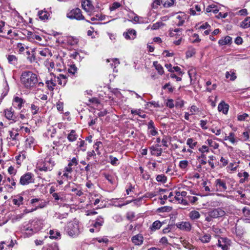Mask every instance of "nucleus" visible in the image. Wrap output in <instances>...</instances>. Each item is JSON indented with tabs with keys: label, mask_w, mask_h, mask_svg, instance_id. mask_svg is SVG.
Here are the masks:
<instances>
[{
	"label": "nucleus",
	"mask_w": 250,
	"mask_h": 250,
	"mask_svg": "<svg viewBox=\"0 0 250 250\" xmlns=\"http://www.w3.org/2000/svg\"><path fill=\"white\" fill-rule=\"evenodd\" d=\"M21 82L24 88L27 90L37 91L43 90L44 83L39 81L37 74L31 71H23L21 74Z\"/></svg>",
	"instance_id": "obj_1"
},
{
	"label": "nucleus",
	"mask_w": 250,
	"mask_h": 250,
	"mask_svg": "<svg viewBox=\"0 0 250 250\" xmlns=\"http://www.w3.org/2000/svg\"><path fill=\"white\" fill-rule=\"evenodd\" d=\"M230 179L227 177H223L215 179L213 187L215 192H223L227 191L229 188Z\"/></svg>",
	"instance_id": "obj_2"
},
{
	"label": "nucleus",
	"mask_w": 250,
	"mask_h": 250,
	"mask_svg": "<svg viewBox=\"0 0 250 250\" xmlns=\"http://www.w3.org/2000/svg\"><path fill=\"white\" fill-rule=\"evenodd\" d=\"M65 230L68 235L72 237L78 236L81 231L79 222L76 220L69 222Z\"/></svg>",
	"instance_id": "obj_3"
},
{
	"label": "nucleus",
	"mask_w": 250,
	"mask_h": 250,
	"mask_svg": "<svg viewBox=\"0 0 250 250\" xmlns=\"http://www.w3.org/2000/svg\"><path fill=\"white\" fill-rule=\"evenodd\" d=\"M54 165V161L51 158L46 157L44 160L41 159L39 161L37 165V168L40 171H51Z\"/></svg>",
	"instance_id": "obj_4"
},
{
	"label": "nucleus",
	"mask_w": 250,
	"mask_h": 250,
	"mask_svg": "<svg viewBox=\"0 0 250 250\" xmlns=\"http://www.w3.org/2000/svg\"><path fill=\"white\" fill-rule=\"evenodd\" d=\"M8 134L9 136L7 139L9 145L14 146L19 144V133L17 129L12 128L11 130L8 131Z\"/></svg>",
	"instance_id": "obj_5"
},
{
	"label": "nucleus",
	"mask_w": 250,
	"mask_h": 250,
	"mask_svg": "<svg viewBox=\"0 0 250 250\" xmlns=\"http://www.w3.org/2000/svg\"><path fill=\"white\" fill-rule=\"evenodd\" d=\"M66 16L71 20L75 19L78 21L84 20V17L82 15L81 9L78 8H76L71 10L67 14Z\"/></svg>",
	"instance_id": "obj_6"
},
{
	"label": "nucleus",
	"mask_w": 250,
	"mask_h": 250,
	"mask_svg": "<svg viewBox=\"0 0 250 250\" xmlns=\"http://www.w3.org/2000/svg\"><path fill=\"white\" fill-rule=\"evenodd\" d=\"M22 230L25 231L26 237L31 236L33 234L37 232L32 220L30 221L28 223L23 225Z\"/></svg>",
	"instance_id": "obj_7"
},
{
	"label": "nucleus",
	"mask_w": 250,
	"mask_h": 250,
	"mask_svg": "<svg viewBox=\"0 0 250 250\" xmlns=\"http://www.w3.org/2000/svg\"><path fill=\"white\" fill-rule=\"evenodd\" d=\"M34 175L31 172H27L22 175L20 179V184L22 186L27 185L34 183Z\"/></svg>",
	"instance_id": "obj_8"
},
{
	"label": "nucleus",
	"mask_w": 250,
	"mask_h": 250,
	"mask_svg": "<svg viewBox=\"0 0 250 250\" xmlns=\"http://www.w3.org/2000/svg\"><path fill=\"white\" fill-rule=\"evenodd\" d=\"M231 241L227 237H219L218 238L217 246L222 250H229L231 245Z\"/></svg>",
	"instance_id": "obj_9"
},
{
	"label": "nucleus",
	"mask_w": 250,
	"mask_h": 250,
	"mask_svg": "<svg viewBox=\"0 0 250 250\" xmlns=\"http://www.w3.org/2000/svg\"><path fill=\"white\" fill-rule=\"evenodd\" d=\"M209 211L210 213V216L213 218L222 217L226 214L225 211L220 208H213Z\"/></svg>",
	"instance_id": "obj_10"
},
{
	"label": "nucleus",
	"mask_w": 250,
	"mask_h": 250,
	"mask_svg": "<svg viewBox=\"0 0 250 250\" xmlns=\"http://www.w3.org/2000/svg\"><path fill=\"white\" fill-rule=\"evenodd\" d=\"M82 6L83 9L87 13H91L94 9V7L90 0H83L82 1Z\"/></svg>",
	"instance_id": "obj_11"
},
{
	"label": "nucleus",
	"mask_w": 250,
	"mask_h": 250,
	"mask_svg": "<svg viewBox=\"0 0 250 250\" xmlns=\"http://www.w3.org/2000/svg\"><path fill=\"white\" fill-rule=\"evenodd\" d=\"M176 226L180 229L184 231H189L191 229V225L189 222H178Z\"/></svg>",
	"instance_id": "obj_12"
},
{
	"label": "nucleus",
	"mask_w": 250,
	"mask_h": 250,
	"mask_svg": "<svg viewBox=\"0 0 250 250\" xmlns=\"http://www.w3.org/2000/svg\"><path fill=\"white\" fill-rule=\"evenodd\" d=\"M161 146L159 144L153 145L149 147L151 154L152 155L160 156L162 153V149L160 147Z\"/></svg>",
	"instance_id": "obj_13"
},
{
	"label": "nucleus",
	"mask_w": 250,
	"mask_h": 250,
	"mask_svg": "<svg viewBox=\"0 0 250 250\" xmlns=\"http://www.w3.org/2000/svg\"><path fill=\"white\" fill-rule=\"evenodd\" d=\"M5 116L9 120H11L13 122H16L17 121V117L14 114V111L12 108L6 109L4 110Z\"/></svg>",
	"instance_id": "obj_14"
},
{
	"label": "nucleus",
	"mask_w": 250,
	"mask_h": 250,
	"mask_svg": "<svg viewBox=\"0 0 250 250\" xmlns=\"http://www.w3.org/2000/svg\"><path fill=\"white\" fill-rule=\"evenodd\" d=\"M67 78L66 75L61 74L57 77H54V81L56 83H58L61 85L64 86L67 82Z\"/></svg>",
	"instance_id": "obj_15"
},
{
	"label": "nucleus",
	"mask_w": 250,
	"mask_h": 250,
	"mask_svg": "<svg viewBox=\"0 0 250 250\" xmlns=\"http://www.w3.org/2000/svg\"><path fill=\"white\" fill-rule=\"evenodd\" d=\"M24 103V101L21 98H20L17 96L14 97L13 100V106L19 109L21 108Z\"/></svg>",
	"instance_id": "obj_16"
},
{
	"label": "nucleus",
	"mask_w": 250,
	"mask_h": 250,
	"mask_svg": "<svg viewBox=\"0 0 250 250\" xmlns=\"http://www.w3.org/2000/svg\"><path fill=\"white\" fill-rule=\"evenodd\" d=\"M198 239L203 243H208L211 240V236L210 234L203 233L199 234Z\"/></svg>",
	"instance_id": "obj_17"
},
{
	"label": "nucleus",
	"mask_w": 250,
	"mask_h": 250,
	"mask_svg": "<svg viewBox=\"0 0 250 250\" xmlns=\"http://www.w3.org/2000/svg\"><path fill=\"white\" fill-rule=\"evenodd\" d=\"M131 240L135 245L140 246L143 244L144 238L141 234H138L133 236L131 238Z\"/></svg>",
	"instance_id": "obj_18"
},
{
	"label": "nucleus",
	"mask_w": 250,
	"mask_h": 250,
	"mask_svg": "<svg viewBox=\"0 0 250 250\" xmlns=\"http://www.w3.org/2000/svg\"><path fill=\"white\" fill-rule=\"evenodd\" d=\"M124 37L127 40H133L136 38V32L135 30L130 29L123 34Z\"/></svg>",
	"instance_id": "obj_19"
},
{
	"label": "nucleus",
	"mask_w": 250,
	"mask_h": 250,
	"mask_svg": "<svg viewBox=\"0 0 250 250\" xmlns=\"http://www.w3.org/2000/svg\"><path fill=\"white\" fill-rule=\"evenodd\" d=\"M32 222L36 227L37 232L42 228L44 225V220L42 219L35 218L32 220Z\"/></svg>",
	"instance_id": "obj_20"
},
{
	"label": "nucleus",
	"mask_w": 250,
	"mask_h": 250,
	"mask_svg": "<svg viewBox=\"0 0 250 250\" xmlns=\"http://www.w3.org/2000/svg\"><path fill=\"white\" fill-rule=\"evenodd\" d=\"M104 223V218L102 216H98L96 219L95 223L93 225V227L96 229V232H98L101 227Z\"/></svg>",
	"instance_id": "obj_21"
},
{
	"label": "nucleus",
	"mask_w": 250,
	"mask_h": 250,
	"mask_svg": "<svg viewBox=\"0 0 250 250\" xmlns=\"http://www.w3.org/2000/svg\"><path fill=\"white\" fill-rule=\"evenodd\" d=\"M149 133L152 136H156L158 134L156 128L154 126V123L152 121H150L147 125Z\"/></svg>",
	"instance_id": "obj_22"
},
{
	"label": "nucleus",
	"mask_w": 250,
	"mask_h": 250,
	"mask_svg": "<svg viewBox=\"0 0 250 250\" xmlns=\"http://www.w3.org/2000/svg\"><path fill=\"white\" fill-rule=\"evenodd\" d=\"M238 176L240 178L239 181L240 183H244L246 182H248L250 179L249 174L246 171L238 173Z\"/></svg>",
	"instance_id": "obj_23"
},
{
	"label": "nucleus",
	"mask_w": 250,
	"mask_h": 250,
	"mask_svg": "<svg viewBox=\"0 0 250 250\" xmlns=\"http://www.w3.org/2000/svg\"><path fill=\"white\" fill-rule=\"evenodd\" d=\"M218 110L219 112H222L224 114H227L229 110V105L224 102H221L218 106Z\"/></svg>",
	"instance_id": "obj_24"
},
{
	"label": "nucleus",
	"mask_w": 250,
	"mask_h": 250,
	"mask_svg": "<svg viewBox=\"0 0 250 250\" xmlns=\"http://www.w3.org/2000/svg\"><path fill=\"white\" fill-rule=\"evenodd\" d=\"M244 219L250 223V209L246 207L242 209Z\"/></svg>",
	"instance_id": "obj_25"
},
{
	"label": "nucleus",
	"mask_w": 250,
	"mask_h": 250,
	"mask_svg": "<svg viewBox=\"0 0 250 250\" xmlns=\"http://www.w3.org/2000/svg\"><path fill=\"white\" fill-rule=\"evenodd\" d=\"M219 11V9L218 8V6L214 4L209 5L206 9V13L212 12L213 13L216 14Z\"/></svg>",
	"instance_id": "obj_26"
},
{
	"label": "nucleus",
	"mask_w": 250,
	"mask_h": 250,
	"mask_svg": "<svg viewBox=\"0 0 250 250\" xmlns=\"http://www.w3.org/2000/svg\"><path fill=\"white\" fill-rule=\"evenodd\" d=\"M78 135L76 133L75 130H71L67 135V139L70 142H73L76 140Z\"/></svg>",
	"instance_id": "obj_27"
},
{
	"label": "nucleus",
	"mask_w": 250,
	"mask_h": 250,
	"mask_svg": "<svg viewBox=\"0 0 250 250\" xmlns=\"http://www.w3.org/2000/svg\"><path fill=\"white\" fill-rule=\"evenodd\" d=\"M200 213L196 210H193L189 212L188 216L192 220H195L198 219L200 217Z\"/></svg>",
	"instance_id": "obj_28"
},
{
	"label": "nucleus",
	"mask_w": 250,
	"mask_h": 250,
	"mask_svg": "<svg viewBox=\"0 0 250 250\" xmlns=\"http://www.w3.org/2000/svg\"><path fill=\"white\" fill-rule=\"evenodd\" d=\"M6 58L8 62L13 65H16L18 63V58L14 55H7Z\"/></svg>",
	"instance_id": "obj_29"
},
{
	"label": "nucleus",
	"mask_w": 250,
	"mask_h": 250,
	"mask_svg": "<svg viewBox=\"0 0 250 250\" xmlns=\"http://www.w3.org/2000/svg\"><path fill=\"white\" fill-rule=\"evenodd\" d=\"M232 39L229 36H226L224 38L220 39L218 43L220 45H225L231 43Z\"/></svg>",
	"instance_id": "obj_30"
},
{
	"label": "nucleus",
	"mask_w": 250,
	"mask_h": 250,
	"mask_svg": "<svg viewBox=\"0 0 250 250\" xmlns=\"http://www.w3.org/2000/svg\"><path fill=\"white\" fill-rule=\"evenodd\" d=\"M45 83L48 89L50 91H53L54 89V87L56 85V83L54 81V78L51 79L50 80L46 81Z\"/></svg>",
	"instance_id": "obj_31"
},
{
	"label": "nucleus",
	"mask_w": 250,
	"mask_h": 250,
	"mask_svg": "<svg viewBox=\"0 0 250 250\" xmlns=\"http://www.w3.org/2000/svg\"><path fill=\"white\" fill-rule=\"evenodd\" d=\"M36 144L35 140L32 137H29L25 141L26 146L30 148L34 146Z\"/></svg>",
	"instance_id": "obj_32"
},
{
	"label": "nucleus",
	"mask_w": 250,
	"mask_h": 250,
	"mask_svg": "<svg viewBox=\"0 0 250 250\" xmlns=\"http://www.w3.org/2000/svg\"><path fill=\"white\" fill-rule=\"evenodd\" d=\"M187 145L191 149H194L197 145V142L193 138H188L187 141Z\"/></svg>",
	"instance_id": "obj_33"
},
{
	"label": "nucleus",
	"mask_w": 250,
	"mask_h": 250,
	"mask_svg": "<svg viewBox=\"0 0 250 250\" xmlns=\"http://www.w3.org/2000/svg\"><path fill=\"white\" fill-rule=\"evenodd\" d=\"M162 226V223L160 221L157 220L153 223L150 229L152 231H155L160 229Z\"/></svg>",
	"instance_id": "obj_34"
},
{
	"label": "nucleus",
	"mask_w": 250,
	"mask_h": 250,
	"mask_svg": "<svg viewBox=\"0 0 250 250\" xmlns=\"http://www.w3.org/2000/svg\"><path fill=\"white\" fill-rule=\"evenodd\" d=\"M240 27L243 28H248L250 27V17H247L241 22Z\"/></svg>",
	"instance_id": "obj_35"
},
{
	"label": "nucleus",
	"mask_w": 250,
	"mask_h": 250,
	"mask_svg": "<svg viewBox=\"0 0 250 250\" xmlns=\"http://www.w3.org/2000/svg\"><path fill=\"white\" fill-rule=\"evenodd\" d=\"M43 250H59L58 246L56 243H53L51 244L47 245L44 247Z\"/></svg>",
	"instance_id": "obj_36"
},
{
	"label": "nucleus",
	"mask_w": 250,
	"mask_h": 250,
	"mask_svg": "<svg viewBox=\"0 0 250 250\" xmlns=\"http://www.w3.org/2000/svg\"><path fill=\"white\" fill-rule=\"evenodd\" d=\"M130 111L131 114L137 115L142 118L145 119L146 117V115L145 114L142 113V111L141 109H132Z\"/></svg>",
	"instance_id": "obj_37"
},
{
	"label": "nucleus",
	"mask_w": 250,
	"mask_h": 250,
	"mask_svg": "<svg viewBox=\"0 0 250 250\" xmlns=\"http://www.w3.org/2000/svg\"><path fill=\"white\" fill-rule=\"evenodd\" d=\"M72 172V168L69 167L67 166L66 167L63 171V175L62 176H64L67 178H71V176L69 175L70 173H71Z\"/></svg>",
	"instance_id": "obj_38"
},
{
	"label": "nucleus",
	"mask_w": 250,
	"mask_h": 250,
	"mask_svg": "<svg viewBox=\"0 0 250 250\" xmlns=\"http://www.w3.org/2000/svg\"><path fill=\"white\" fill-rule=\"evenodd\" d=\"M6 181H7V182L10 183L11 184V186H10V185H7V184L5 185V186L8 187V188H13L12 186H14V187H15L16 182H15V180L14 179V178L12 177L11 178L7 177L5 180L3 181V182L4 183Z\"/></svg>",
	"instance_id": "obj_39"
},
{
	"label": "nucleus",
	"mask_w": 250,
	"mask_h": 250,
	"mask_svg": "<svg viewBox=\"0 0 250 250\" xmlns=\"http://www.w3.org/2000/svg\"><path fill=\"white\" fill-rule=\"evenodd\" d=\"M38 15L42 20H45L48 19L49 14L46 11H40L38 12Z\"/></svg>",
	"instance_id": "obj_40"
},
{
	"label": "nucleus",
	"mask_w": 250,
	"mask_h": 250,
	"mask_svg": "<svg viewBox=\"0 0 250 250\" xmlns=\"http://www.w3.org/2000/svg\"><path fill=\"white\" fill-rule=\"evenodd\" d=\"M153 65L159 74L162 75L164 74V70L163 67L161 64H159L157 62H154Z\"/></svg>",
	"instance_id": "obj_41"
},
{
	"label": "nucleus",
	"mask_w": 250,
	"mask_h": 250,
	"mask_svg": "<svg viewBox=\"0 0 250 250\" xmlns=\"http://www.w3.org/2000/svg\"><path fill=\"white\" fill-rule=\"evenodd\" d=\"M23 200V198L21 196H19L13 199L12 202L14 205L19 206L22 204Z\"/></svg>",
	"instance_id": "obj_42"
},
{
	"label": "nucleus",
	"mask_w": 250,
	"mask_h": 250,
	"mask_svg": "<svg viewBox=\"0 0 250 250\" xmlns=\"http://www.w3.org/2000/svg\"><path fill=\"white\" fill-rule=\"evenodd\" d=\"M206 143L214 149H217L219 147V144L211 139H208Z\"/></svg>",
	"instance_id": "obj_43"
},
{
	"label": "nucleus",
	"mask_w": 250,
	"mask_h": 250,
	"mask_svg": "<svg viewBox=\"0 0 250 250\" xmlns=\"http://www.w3.org/2000/svg\"><path fill=\"white\" fill-rule=\"evenodd\" d=\"M26 158L25 152L24 151L20 152V153L16 157L18 164H20Z\"/></svg>",
	"instance_id": "obj_44"
},
{
	"label": "nucleus",
	"mask_w": 250,
	"mask_h": 250,
	"mask_svg": "<svg viewBox=\"0 0 250 250\" xmlns=\"http://www.w3.org/2000/svg\"><path fill=\"white\" fill-rule=\"evenodd\" d=\"M48 203L45 200L40 199V201L38 203V206L35 208H36V210L38 208H42L46 207Z\"/></svg>",
	"instance_id": "obj_45"
},
{
	"label": "nucleus",
	"mask_w": 250,
	"mask_h": 250,
	"mask_svg": "<svg viewBox=\"0 0 250 250\" xmlns=\"http://www.w3.org/2000/svg\"><path fill=\"white\" fill-rule=\"evenodd\" d=\"M78 146V148H80V150L83 151H85L86 149V144L84 141L80 140V141H78L77 144Z\"/></svg>",
	"instance_id": "obj_46"
},
{
	"label": "nucleus",
	"mask_w": 250,
	"mask_h": 250,
	"mask_svg": "<svg viewBox=\"0 0 250 250\" xmlns=\"http://www.w3.org/2000/svg\"><path fill=\"white\" fill-rule=\"evenodd\" d=\"M52 196L56 201L59 200L62 201L63 200V193L62 192L54 193Z\"/></svg>",
	"instance_id": "obj_47"
},
{
	"label": "nucleus",
	"mask_w": 250,
	"mask_h": 250,
	"mask_svg": "<svg viewBox=\"0 0 250 250\" xmlns=\"http://www.w3.org/2000/svg\"><path fill=\"white\" fill-rule=\"evenodd\" d=\"M203 188H204V190L206 191L212 192V193L215 192L214 190V187L213 186V188H210L209 186L207 185V182L206 181H204L203 183Z\"/></svg>",
	"instance_id": "obj_48"
},
{
	"label": "nucleus",
	"mask_w": 250,
	"mask_h": 250,
	"mask_svg": "<svg viewBox=\"0 0 250 250\" xmlns=\"http://www.w3.org/2000/svg\"><path fill=\"white\" fill-rule=\"evenodd\" d=\"M28 35L29 36H31V38L33 39L36 40H37V41H38L39 42H41L42 40V37L40 36L39 35H38V34H37L35 33H33V32H29L28 33Z\"/></svg>",
	"instance_id": "obj_49"
},
{
	"label": "nucleus",
	"mask_w": 250,
	"mask_h": 250,
	"mask_svg": "<svg viewBox=\"0 0 250 250\" xmlns=\"http://www.w3.org/2000/svg\"><path fill=\"white\" fill-rule=\"evenodd\" d=\"M188 165V161L187 160H182L180 161L179 164V167L183 170L186 169Z\"/></svg>",
	"instance_id": "obj_50"
},
{
	"label": "nucleus",
	"mask_w": 250,
	"mask_h": 250,
	"mask_svg": "<svg viewBox=\"0 0 250 250\" xmlns=\"http://www.w3.org/2000/svg\"><path fill=\"white\" fill-rule=\"evenodd\" d=\"M49 234H50V237L51 238H53V239H57L60 236V233L59 232H58V231L56 230V231H54L53 230H50L49 231Z\"/></svg>",
	"instance_id": "obj_51"
},
{
	"label": "nucleus",
	"mask_w": 250,
	"mask_h": 250,
	"mask_svg": "<svg viewBox=\"0 0 250 250\" xmlns=\"http://www.w3.org/2000/svg\"><path fill=\"white\" fill-rule=\"evenodd\" d=\"M156 179L157 181L159 182H162L163 183H165L167 180V177L164 174H160L157 175Z\"/></svg>",
	"instance_id": "obj_52"
},
{
	"label": "nucleus",
	"mask_w": 250,
	"mask_h": 250,
	"mask_svg": "<svg viewBox=\"0 0 250 250\" xmlns=\"http://www.w3.org/2000/svg\"><path fill=\"white\" fill-rule=\"evenodd\" d=\"M212 231L215 233V235H219L223 233V230L216 226H213L211 228Z\"/></svg>",
	"instance_id": "obj_53"
},
{
	"label": "nucleus",
	"mask_w": 250,
	"mask_h": 250,
	"mask_svg": "<svg viewBox=\"0 0 250 250\" xmlns=\"http://www.w3.org/2000/svg\"><path fill=\"white\" fill-rule=\"evenodd\" d=\"M68 72L72 75H75L77 72V68L74 64L71 65L68 68Z\"/></svg>",
	"instance_id": "obj_54"
},
{
	"label": "nucleus",
	"mask_w": 250,
	"mask_h": 250,
	"mask_svg": "<svg viewBox=\"0 0 250 250\" xmlns=\"http://www.w3.org/2000/svg\"><path fill=\"white\" fill-rule=\"evenodd\" d=\"M102 145V143L100 141H97L94 145L93 147L95 150V151L97 152V154L98 155H101V152L99 151V148L100 147V146Z\"/></svg>",
	"instance_id": "obj_55"
},
{
	"label": "nucleus",
	"mask_w": 250,
	"mask_h": 250,
	"mask_svg": "<svg viewBox=\"0 0 250 250\" xmlns=\"http://www.w3.org/2000/svg\"><path fill=\"white\" fill-rule=\"evenodd\" d=\"M165 24L162 21H157V22L154 23L151 27V29L153 30H157L159 28L164 26Z\"/></svg>",
	"instance_id": "obj_56"
},
{
	"label": "nucleus",
	"mask_w": 250,
	"mask_h": 250,
	"mask_svg": "<svg viewBox=\"0 0 250 250\" xmlns=\"http://www.w3.org/2000/svg\"><path fill=\"white\" fill-rule=\"evenodd\" d=\"M172 210V208L169 206H164L158 208L157 210L160 212H169Z\"/></svg>",
	"instance_id": "obj_57"
},
{
	"label": "nucleus",
	"mask_w": 250,
	"mask_h": 250,
	"mask_svg": "<svg viewBox=\"0 0 250 250\" xmlns=\"http://www.w3.org/2000/svg\"><path fill=\"white\" fill-rule=\"evenodd\" d=\"M39 109L40 108L38 105H35L34 104H31V110L33 114L35 115L37 114Z\"/></svg>",
	"instance_id": "obj_58"
},
{
	"label": "nucleus",
	"mask_w": 250,
	"mask_h": 250,
	"mask_svg": "<svg viewBox=\"0 0 250 250\" xmlns=\"http://www.w3.org/2000/svg\"><path fill=\"white\" fill-rule=\"evenodd\" d=\"M227 138L232 144H234L236 141L235 138V135L233 132H230L229 133V136H227Z\"/></svg>",
	"instance_id": "obj_59"
},
{
	"label": "nucleus",
	"mask_w": 250,
	"mask_h": 250,
	"mask_svg": "<svg viewBox=\"0 0 250 250\" xmlns=\"http://www.w3.org/2000/svg\"><path fill=\"white\" fill-rule=\"evenodd\" d=\"M78 164V160L77 157H73L69 162L68 166L71 167L72 166H77Z\"/></svg>",
	"instance_id": "obj_60"
},
{
	"label": "nucleus",
	"mask_w": 250,
	"mask_h": 250,
	"mask_svg": "<svg viewBox=\"0 0 250 250\" xmlns=\"http://www.w3.org/2000/svg\"><path fill=\"white\" fill-rule=\"evenodd\" d=\"M169 36L171 37H175L176 38H179L182 34V33L179 34L178 33H175L174 31H173V29L170 28L168 31Z\"/></svg>",
	"instance_id": "obj_61"
},
{
	"label": "nucleus",
	"mask_w": 250,
	"mask_h": 250,
	"mask_svg": "<svg viewBox=\"0 0 250 250\" xmlns=\"http://www.w3.org/2000/svg\"><path fill=\"white\" fill-rule=\"evenodd\" d=\"M104 177L108 180V181L111 184H113L115 183V178L114 176L110 174H104Z\"/></svg>",
	"instance_id": "obj_62"
},
{
	"label": "nucleus",
	"mask_w": 250,
	"mask_h": 250,
	"mask_svg": "<svg viewBox=\"0 0 250 250\" xmlns=\"http://www.w3.org/2000/svg\"><path fill=\"white\" fill-rule=\"evenodd\" d=\"M184 101L180 99H177L175 101V106L177 107L181 108L184 106Z\"/></svg>",
	"instance_id": "obj_63"
},
{
	"label": "nucleus",
	"mask_w": 250,
	"mask_h": 250,
	"mask_svg": "<svg viewBox=\"0 0 250 250\" xmlns=\"http://www.w3.org/2000/svg\"><path fill=\"white\" fill-rule=\"evenodd\" d=\"M39 54L43 57H46L50 54L49 50L48 48H44L39 51Z\"/></svg>",
	"instance_id": "obj_64"
}]
</instances>
